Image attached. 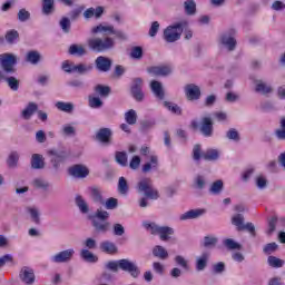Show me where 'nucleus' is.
<instances>
[{
	"mask_svg": "<svg viewBox=\"0 0 285 285\" xmlns=\"http://www.w3.org/2000/svg\"><path fill=\"white\" fill-rule=\"evenodd\" d=\"M195 186L198 190H204V188H206V177L198 175L195 178Z\"/></svg>",
	"mask_w": 285,
	"mask_h": 285,
	"instance_id": "64",
	"label": "nucleus"
},
{
	"mask_svg": "<svg viewBox=\"0 0 285 285\" xmlns=\"http://www.w3.org/2000/svg\"><path fill=\"white\" fill-rule=\"evenodd\" d=\"M158 235L161 242H168V239H170V235H175V229L169 226H160Z\"/></svg>",
	"mask_w": 285,
	"mask_h": 285,
	"instance_id": "31",
	"label": "nucleus"
},
{
	"mask_svg": "<svg viewBox=\"0 0 285 285\" xmlns=\"http://www.w3.org/2000/svg\"><path fill=\"white\" fill-rule=\"evenodd\" d=\"M185 28H188V20H180L171 26H168L164 30L163 35L165 41L167 43H175V41H179Z\"/></svg>",
	"mask_w": 285,
	"mask_h": 285,
	"instance_id": "3",
	"label": "nucleus"
},
{
	"mask_svg": "<svg viewBox=\"0 0 285 285\" xmlns=\"http://www.w3.org/2000/svg\"><path fill=\"white\" fill-rule=\"evenodd\" d=\"M232 224L236 226L237 230H248L253 237H255V225L253 223H246L244 225V215L237 214L232 218Z\"/></svg>",
	"mask_w": 285,
	"mask_h": 285,
	"instance_id": "9",
	"label": "nucleus"
},
{
	"mask_svg": "<svg viewBox=\"0 0 285 285\" xmlns=\"http://www.w3.org/2000/svg\"><path fill=\"white\" fill-rule=\"evenodd\" d=\"M223 191H224V180L222 179L215 180L209 187L210 195H222Z\"/></svg>",
	"mask_w": 285,
	"mask_h": 285,
	"instance_id": "36",
	"label": "nucleus"
},
{
	"mask_svg": "<svg viewBox=\"0 0 285 285\" xmlns=\"http://www.w3.org/2000/svg\"><path fill=\"white\" fill-rule=\"evenodd\" d=\"M80 257L83 259V262H88L89 264H96V262L99 261V258L89 249H81Z\"/></svg>",
	"mask_w": 285,
	"mask_h": 285,
	"instance_id": "38",
	"label": "nucleus"
},
{
	"mask_svg": "<svg viewBox=\"0 0 285 285\" xmlns=\"http://www.w3.org/2000/svg\"><path fill=\"white\" fill-rule=\"evenodd\" d=\"M68 173L71 177L77 179H86L90 175V170L85 165H73L68 169Z\"/></svg>",
	"mask_w": 285,
	"mask_h": 285,
	"instance_id": "12",
	"label": "nucleus"
},
{
	"mask_svg": "<svg viewBox=\"0 0 285 285\" xmlns=\"http://www.w3.org/2000/svg\"><path fill=\"white\" fill-rule=\"evenodd\" d=\"M104 204L107 210H115L117 206H119V200L117 198L110 197L107 200H105Z\"/></svg>",
	"mask_w": 285,
	"mask_h": 285,
	"instance_id": "55",
	"label": "nucleus"
},
{
	"mask_svg": "<svg viewBox=\"0 0 285 285\" xmlns=\"http://www.w3.org/2000/svg\"><path fill=\"white\" fill-rule=\"evenodd\" d=\"M142 226L146 228V230H148V233H150V235H159V229L161 228V226L157 225L156 223L148 222L142 223Z\"/></svg>",
	"mask_w": 285,
	"mask_h": 285,
	"instance_id": "48",
	"label": "nucleus"
},
{
	"mask_svg": "<svg viewBox=\"0 0 285 285\" xmlns=\"http://www.w3.org/2000/svg\"><path fill=\"white\" fill-rule=\"evenodd\" d=\"M185 95L188 101H197L202 98V89L195 83L185 87Z\"/></svg>",
	"mask_w": 285,
	"mask_h": 285,
	"instance_id": "13",
	"label": "nucleus"
},
{
	"mask_svg": "<svg viewBox=\"0 0 285 285\" xmlns=\"http://www.w3.org/2000/svg\"><path fill=\"white\" fill-rule=\"evenodd\" d=\"M72 257H75V248H68L61 252H58L53 256H51L52 264H68L72 262Z\"/></svg>",
	"mask_w": 285,
	"mask_h": 285,
	"instance_id": "8",
	"label": "nucleus"
},
{
	"mask_svg": "<svg viewBox=\"0 0 285 285\" xmlns=\"http://www.w3.org/2000/svg\"><path fill=\"white\" fill-rule=\"evenodd\" d=\"M96 139L106 146H110L112 139V130L110 128H101L96 134Z\"/></svg>",
	"mask_w": 285,
	"mask_h": 285,
	"instance_id": "16",
	"label": "nucleus"
},
{
	"mask_svg": "<svg viewBox=\"0 0 285 285\" xmlns=\"http://www.w3.org/2000/svg\"><path fill=\"white\" fill-rule=\"evenodd\" d=\"M236 31L235 29H229L223 32L218 38V43L228 52H233L237 48V39H235Z\"/></svg>",
	"mask_w": 285,
	"mask_h": 285,
	"instance_id": "5",
	"label": "nucleus"
},
{
	"mask_svg": "<svg viewBox=\"0 0 285 285\" xmlns=\"http://www.w3.org/2000/svg\"><path fill=\"white\" fill-rule=\"evenodd\" d=\"M150 86L155 97H157V99L164 100L165 94H164V87L161 86V82L154 80L151 81Z\"/></svg>",
	"mask_w": 285,
	"mask_h": 285,
	"instance_id": "32",
	"label": "nucleus"
},
{
	"mask_svg": "<svg viewBox=\"0 0 285 285\" xmlns=\"http://www.w3.org/2000/svg\"><path fill=\"white\" fill-rule=\"evenodd\" d=\"M99 248L101 253H106V255H117L119 253V247L111 240L101 242Z\"/></svg>",
	"mask_w": 285,
	"mask_h": 285,
	"instance_id": "18",
	"label": "nucleus"
},
{
	"mask_svg": "<svg viewBox=\"0 0 285 285\" xmlns=\"http://www.w3.org/2000/svg\"><path fill=\"white\" fill-rule=\"evenodd\" d=\"M130 57L131 59H141L144 57V49L141 47H132Z\"/></svg>",
	"mask_w": 285,
	"mask_h": 285,
	"instance_id": "61",
	"label": "nucleus"
},
{
	"mask_svg": "<svg viewBox=\"0 0 285 285\" xmlns=\"http://www.w3.org/2000/svg\"><path fill=\"white\" fill-rule=\"evenodd\" d=\"M17 39H19V31L17 30H9L6 33V41L9 43H16Z\"/></svg>",
	"mask_w": 285,
	"mask_h": 285,
	"instance_id": "57",
	"label": "nucleus"
},
{
	"mask_svg": "<svg viewBox=\"0 0 285 285\" xmlns=\"http://www.w3.org/2000/svg\"><path fill=\"white\" fill-rule=\"evenodd\" d=\"M26 213H28L33 224H37V225L41 224V210H39L37 206L26 207Z\"/></svg>",
	"mask_w": 285,
	"mask_h": 285,
	"instance_id": "23",
	"label": "nucleus"
},
{
	"mask_svg": "<svg viewBox=\"0 0 285 285\" xmlns=\"http://www.w3.org/2000/svg\"><path fill=\"white\" fill-rule=\"evenodd\" d=\"M60 134L62 137H75V135H77V129L72 125L66 124L62 125Z\"/></svg>",
	"mask_w": 285,
	"mask_h": 285,
	"instance_id": "41",
	"label": "nucleus"
},
{
	"mask_svg": "<svg viewBox=\"0 0 285 285\" xmlns=\"http://www.w3.org/2000/svg\"><path fill=\"white\" fill-rule=\"evenodd\" d=\"M267 264L272 268H282L284 266V264H285V261L281 259V258H278L276 256H268Z\"/></svg>",
	"mask_w": 285,
	"mask_h": 285,
	"instance_id": "46",
	"label": "nucleus"
},
{
	"mask_svg": "<svg viewBox=\"0 0 285 285\" xmlns=\"http://www.w3.org/2000/svg\"><path fill=\"white\" fill-rule=\"evenodd\" d=\"M59 26H60L62 32H65V35H68L70 32V28H72V23L70 22V18L62 17L59 21Z\"/></svg>",
	"mask_w": 285,
	"mask_h": 285,
	"instance_id": "49",
	"label": "nucleus"
},
{
	"mask_svg": "<svg viewBox=\"0 0 285 285\" xmlns=\"http://www.w3.org/2000/svg\"><path fill=\"white\" fill-rule=\"evenodd\" d=\"M101 14H104V7L89 8L83 12L85 19H92V17L100 19Z\"/></svg>",
	"mask_w": 285,
	"mask_h": 285,
	"instance_id": "30",
	"label": "nucleus"
},
{
	"mask_svg": "<svg viewBox=\"0 0 285 285\" xmlns=\"http://www.w3.org/2000/svg\"><path fill=\"white\" fill-rule=\"evenodd\" d=\"M118 191L120 195H127L128 194V180L124 176H121L118 180Z\"/></svg>",
	"mask_w": 285,
	"mask_h": 285,
	"instance_id": "54",
	"label": "nucleus"
},
{
	"mask_svg": "<svg viewBox=\"0 0 285 285\" xmlns=\"http://www.w3.org/2000/svg\"><path fill=\"white\" fill-rule=\"evenodd\" d=\"M200 132L204 137H213V119L205 117L200 124Z\"/></svg>",
	"mask_w": 285,
	"mask_h": 285,
	"instance_id": "21",
	"label": "nucleus"
},
{
	"mask_svg": "<svg viewBox=\"0 0 285 285\" xmlns=\"http://www.w3.org/2000/svg\"><path fill=\"white\" fill-rule=\"evenodd\" d=\"M256 92H261V95H271V92H273V87L268 86L264 81L258 80L256 82Z\"/></svg>",
	"mask_w": 285,
	"mask_h": 285,
	"instance_id": "43",
	"label": "nucleus"
},
{
	"mask_svg": "<svg viewBox=\"0 0 285 285\" xmlns=\"http://www.w3.org/2000/svg\"><path fill=\"white\" fill-rule=\"evenodd\" d=\"M90 70H92L91 65H85V63L73 65V72H78V75H86V72H90Z\"/></svg>",
	"mask_w": 285,
	"mask_h": 285,
	"instance_id": "50",
	"label": "nucleus"
},
{
	"mask_svg": "<svg viewBox=\"0 0 285 285\" xmlns=\"http://www.w3.org/2000/svg\"><path fill=\"white\" fill-rule=\"evenodd\" d=\"M223 244L227 250H242V245L235 242V239L226 238L223 240Z\"/></svg>",
	"mask_w": 285,
	"mask_h": 285,
	"instance_id": "44",
	"label": "nucleus"
},
{
	"mask_svg": "<svg viewBox=\"0 0 285 285\" xmlns=\"http://www.w3.org/2000/svg\"><path fill=\"white\" fill-rule=\"evenodd\" d=\"M55 107L57 110H60V112H67L68 115L75 111V104L72 102L58 101L56 102Z\"/></svg>",
	"mask_w": 285,
	"mask_h": 285,
	"instance_id": "33",
	"label": "nucleus"
},
{
	"mask_svg": "<svg viewBox=\"0 0 285 285\" xmlns=\"http://www.w3.org/2000/svg\"><path fill=\"white\" fill-rule=\"evenodd\" d=\"M89 219H91V224L97 233H108V228H110V223H108L110 213L98 208L95 215L89 216Z\"/></svg>",
	"mask_w": 285,
	"mask_h": 285,
	"instance_id": "4",
	"label": "nucleus"
},
{
	"mask_svg": "<svg viewBox=\"0 0 285 285\" xmlns=\"http://www.w3.org/2000/svg\"><path fill=\"white\" fill-rule=\"evenodd\" d=\"M39 109V106L35 102H29L28 106L22 110L21 117L22 119H26L27 121L31 119L32 115L37 112Z\"/></svg>",
	"mask_w": 285,
	"mask_h": 285,
	"instance_id": "26",
	"label": "nucleus"
},
{
	"mask_svg": "<svg viewBox=\"0 0 285 285\" xmlns=\"http://www.w3.org/2000/svg\"><path fill=\"white\" fill-rule=\"evenodd\" d=\"M69 55H72L73 57H86L88 50H86L83 45H71L69 47Z\"/></svg>",
	"mask_w": 285,
	"mask_h": 285,
	"instance_id": "28",
	"label": "nucleus"
},
{
	"mask_svg": "<svg viewBox=\"0 0 285 285\" xmlns=\"http://www.w3.org/2000/svg\"><path fill=\"white\" fill-rule=\"evenodd\" d=\"M159 168V157L151 155L149 161L142 166V173H150V170H157Z\"/></svg>",
	"mask_w": 285,
	"mask_h": 285,
	"instance_id": "25",
	"label": "nucleus"
},
{
	"mask_svg": "<svg viewBox=\"0 0 285 285\" xmlns=\"http://www.w3.org/2000/svg\"><path fill=\"white\" fill-rule=\"evenodd\" d=\"M164 106L165 108H167V110H170V112H174V115H181V107L168 101H165Z\"/></svg>",
	"mask_w": 285,
	"mask_h": 285,
	"instance_id": "59",
	"label": "nucleus"
},
{
	"mask_svg": "<svg viewBox=\"0 0 285 285\" xmlns=\"http://www.w3.org/2000/svg\"><path fill=\"white\" fill-rule=\"evenodd\" d=\"M75 204L82 215H88V213H90V207L88 206V203L86 202L83 196L76 195Z\"/></svg>",
	"mask_w": 285,
	"mask_h": 285,
	"instance_id": "24",
	"label": "nucleus"
},
{
	"mask_svg": "<svg viewBox=\"0 0 285 285\" xmlns=\"http://www.w3.org/2000/svg\"><path fill=\"white\" fill-rule=\"evenodd\" d=\"M115 159L119 166H128V154L126 151H116Z\"/></svg>",
	"mask_w": 285,
	"mask_h": 285,
	"instance_id": "47",
	"label": "nucleus"
},
{
	"mask_svg": "<svg viewBox=\"0 0 285 285\" xmlns=\"http://www.w3.org/2000/svg\"><path fill=\"white\" fill-rule=\"evenodd\" d=\"M275 136L277 139L285 141V118L281 119V128L276 129Z\"/></svg>",
	"mask_w": 285,
	"mask_h": 285,
	"instance_id": "60",
	"label": "nucleus"
},
{
	"mask_svg": "<svg viewBox=\"0 0 285 285\" xmlns=\"http://www.w3.org/2000/svg\"><path fill=\"white\" fill-rule=\"evenodd\" d=\"M153 255L154 257H157L158 259H168V250L164 248L161 245H156L153 248Z\"/></svg>",
	"mask_w": 285,
	"mask_h": 285,
	"instance_id": "37",
	"label": "nucleus"
},
{
	"mask_svg": "<svg viewBox=\"0 0 285 285\" xmlns=\"http://www.w3.org/2000/svg\"><path fill=\"white\" fill-rule=\"evenodd\" d=\"M0 81H6L10 90L17 92L19 90L20 81L16 77L8 76V73L0 71Z\"/></svg>",
	"mask_w": 285,
	"mask_h": 285,
	"instance_id": "17",
	"label": "nucleus"
},
{
	"mask_svg": "<svg viewBox=\"0 0 285 285\" xmlns=\"http://www.w3.org/2000/svg\"><path fill=\"white\" fill-rule=\"evenodd\" d=\"M95 63L99 72H110V68H112V60L104 56H99Z\"/></svg>",
	"mask_w": 285,
	"mask_h": 285,
	"instance_id": "15",
	"label": "nucleus"
},
{
	"mask_svg": "<svg viewBox=\"0 0 285 285\" xmlns=\"http://www.w3.org/2000/svg\"><path fill=\"white\" fill-rule=\"evenodd\" d=\"M277 248H279V246L277 245V243H268L264 246L263 248V253L265 255H273V253H275L277 250Z\"/></svg>",
	"mask_w": 285,
	"mask_h": 285,
	"instance_id": "58",
	"label": "nucleus"
},
{
	"mask_svg": "<svg viewBox=\"0 0 285 285\" xmlns=\"http://www.w3.org/2000/svg\"><path fill=\"white\" fill-rule=\"evenodd\" d=\"M112 234L116 237H122V235H126V228L124 227V225L116 223L112 226Z\"/></svg>",
	"mask_w": 285,
	"mask_h": 285,
	"instance_id": "56",
	"label": "nucleus"
},
{
	"mask_svg": "<svg viewBox=\"0 0 285 285\" xmlns=\"http://www.w3.org/2000/svg\"><path fill=\"white\" fill-rule=\"evenodd\" d=\"M20 282L26 285L35 284V269L32 267L23 266L19 273Z\"/></svg>",
	"mask_w": 285,
	"mask_h": 285,
	"instance_id": "11",
	"label": "nucleus"
},
{
	"mask_svg": "<svg viewBox=\"0 0 285 285\" xmlns=\"http://www.w3.org/2000/svg\"><path fill=\"white\" fill-rule=\"evenodd\" d=\"M90 195L95 204H105L104 196L99 187H90Z\"/></svg>",
	"mask_w": 285,
	"mask_h": 285,
	"instance_id": "35",
	"label": "nucleus"
},
{
	"mask_svg": "<svg viewBox=\"0 0 285 285\" xmlns=\"http://www.w3.org/2000/svg\"><path fill=\"white\" fill-rule=\"evenodd\" d=\"M104 106V101H101L100 97L89 96V107L90 108H101Z\"/></svg>",
	"mask_w": 285,
	"mask_h": 285,
	"instance_id": "62",
	"label": "nucleus"
},
{
	"mask_svg": "<svg viewBox=\"0 0 285 285\" xmlns=\"http://www.w3.org/2000/svg\"><path fill=\"white\" fill-rule=\"evenodd\" d=\"M26 61L32 66H37L41 61V53L37 50H31L26 55Z\"/></svg>",
	"mask_w": 285,
	"mask_h": 285,
	"instance_id": "34",
	"label": "nucleus"
},
{
	"mask_svg": "<svg viewBox=\"0 0 285 285\" xmlns=\"http://www.w3.org/2000/svg\"><path fill=\"white\" fill-rule=\"evenodd\" d=\"M17 164H19V153L12 151L7 159V165L9 168H17Z\"/></svg>",
	"mask_w": 285,
	"mask_h": 285,
	"instance_id": "51",
	"label": "nucleus"
},
{
	"mask_svg": "<svg viewBox=\"0 0 285 285\" xmlns=\"http://www.w3.org/2000/svg\"><path fill=\"white\" fill-rule=\"evenodd\" d=\"M30 164L33 170H43V168H46V161L43 160V155L41 154H33L31 156Z\"/></svg>",
	"mask_w": 285,
	"mask_h": 285,
	"instance_id": "22",
	"label": "nucleus"
},
{
	"mask_svg": "<svg viewBox=\"0 0 285 285\" xmlns=\"http://www.w3.org/2000/svg\"><path fill=\"white\" fill-rule=\"evenodd\" d=\"M55 12V0H42V14L48 17Z\"/></svg>",
	"mask_w": 285,
	"mask_h": 285,
	"instance_id": "40",
	"label": "nucleus"
},
{
	"mask_svg": "<svg viewBox=\"0 0 285 285\" xmlns=\"http://www.w3.org/2000/svg\"><path fill=\"white\" fill-rule=\"evenodd\" d=\"M183 6L187 17H194V14H197V2H195V0H185Z\"/></svg>",
	"mask_w": 285,
	"mask_h": 285,
	"instance_id": "29",
	"label": "nucleus"
},
{
	"mask_svg": "<svg viewBox=\"0 0 285 285\" xmlns=\"http://www.w3.org/2000/svg\"><path fill=\"white\" fill-rule=\"evenodd\" d=\"M32 186L39 190H48V188H50V183L43 178H35L32 180Z\"/></svg>",
	"mask_w": 285,
	"mask_h": 285,
	"instance_id": "42",
	"label": "nucleus"
},
{
	"mask_svg": "<svg viewBox=\"0 0 285 285\" xmlns=\"http://www.w3.org/2000/svg\"><path fill=\"white\" fill-rule=\"evenodd\" d=\"M226 137L227 139H229L230 141H239V131H237V129L235 128H230L227 132H226Z\"/></svg>",
	"mask_w": 285,
	"mask_h": 285,
	"instance_id": "63",
	"label": "nucleus"
},
{
	"mask_svg": "<svg viewBox=\"0 0 285 285\" xmlns=\"http://www.w3.org/2000/svg\"><path fill=\"white\" fill-rule=\"evenodd\" d=\"M138 193H144L147 199H159V191L153 186L150 178H144L138 183Z\"/></svg>",
	"mask_w": 285,
	"mask_h": 285,
	"instance_id": "6",
	"label": "nucleus"
},
{
	"mask_svg": "<svg viewBox=\"0 0 285 285\" xmlns=\"http://www.w3.org/2000/svg\"><path fill=\"white\" fill-rule=\"evenodd\" d=\"M125 121L129 126H135L137 124V111L135 109H130L125 112Z\"/></svg>",
	"mask_w": 285,
	"mask_h": 285,
	"instance_id": "45",
	"label": "nucleus"
},
{
	"mask_svg": "<svg viewBox=\"0 0 285 285\" xmlns=\"http://www.w3.org/2000/svg\"><path fill=\"white\" fill-rule=\"evenodd\" d=\"M203 215H206V209H190L179 216L180 222L188 219H199Z\"/></svg>",
	"mask_w": 285,
	"mask_h": 285,
	"instance_id": "19",
	"label": "nucleus"
},
{
	"mask_svg": "<svg viewBox=\"0 0 285 285\" xmlns=\"http://www.w3.org/2000/svg\"><path fill=\"white\" fill-rule=\"evenodd\" d=\"M49 155L51 156V164L56 170L59 168L61 163L66 160V157H68L66 150L61 149H52L49 151Z\"/></svg>",
	"mask_w": 285,
	"mask_h": 285,
	"instance_id": "14",
	"label": "nucleus"
},
{
	"mask_svg": "<svg viewBox=\"0 0 285 285\" xmlns=\"http://www.w3.org/2000/svg\"><path fill=\"white\" fill-rule=\"evenodd\" d=\"M96 95H99V97H108L110 95V87L104 86V85H97L95 87Z\"/></svg>",
	"mask_w": 285,
	"mask_h": 285,
	"instance_id": "52",
	"label": "nucleus"
},
{
	"mask_svg": "<svg viewBox=\"0 0 285 285\" xmlns=\"http://www.w3.org/2000/svg\"><path fill=\"white\" fill-rule=\"evenodd\" d=\"M144 79L134 78L131 83V96L136 101H144Z\"/></svg>",
	"mask_w": 285,
	"mask_h": 285,
	"instance_id": "10",
	"label": "nucleus"
},
{
	"mask_svg": "<svg viewBox=\"0 0 285 285\" xmlns=\"http://www.w3.org/2000/svg\"><path fill=\"white\" fill-rule=\"evenodd\" d=\"M174 262L177 264V266H180L184 271H189L190 266L188 265V261L181 255H177L174 258Z\"/></svg>",
	"mask_w": 285,
	"mask_h": 285,
	"instance_id": "53",
	"label": "nucleus"
},
{
	"mask_svg": "<svg viewBox=\"0 0 285 285\" xmlns=\"http://www.w3.org/2000/svg\"><path fill=\"white\" fill-rule=\"evenodd\" d=\"M0 66L4 75H14V72H17L14 68V66H17V56L12 53L0 55Z\"/></svg>",
	"mask_w": 285,
	"mask_h": 285,
	"instance_id": "7",
	"label": "nucleus"
},
{
	"mask_svg": "<svg viewBox=\"0 0 285 285\" xmlns=\"http://www.w3.org/2000/svg\"><path fill=\"white\" fill-rule=\"evenodd\" d=\"M92 35H99L104 32L105 37H94L87 40V46L91 52H108L115 50L117 42L108 35H115L118 39H126V35L122 31L115 30L112 24H98L91 29Z\"/></svg>",
	"mask_w": 285,
	"mask_h": 285,
	"instance_id": "1",
	"label": "nucleus"
},
{
	"mask_svg": "<svg viewBox=\"0 0 285 285\" xmlns=\"http://www.w3.org/2000/svg\"><path fill=\"white\" fill-rule=\"evenodd\" d=\"M210 257V254L203 253L200 256L196 258V271L202 272L205 271L208 266V259Z\"/></svg>",
	"mask_w": 285,
	"mask_h": 285,
	"instance_id": "27",
	"label": "nucleus"
},
{
	"mask_svg": "<svg viewBox=\"0 0 285 285\" xmlns=\"http://www.w3.org/2000/svg\"><path fill=\"white\" fill-rule=\"evenodd\" d=\"M219 151L217 149H207L204 154H203V159H205V161H217V159H219Z\"/></svg>",
	"mask_w": 285,
	"mask_h": 285,
	"instance_id": "39",
	"label": "nucleus"
},
{
	"mask_svg": "<svg viewBox=\"0 0 285 285\" xmlns=\"http://www.w3.org/2000/svg\"><path fill=\"white\" fill-rule=\"evenodd\" d=\"M148 72L156 77H168V75L173 72V68H170V66L151 67L148 69Z\"/></svg>",
	"mask_w": 285,
	"mask_h": 285,
	"instance_id": "20",
	"label": "nucleus"
},
{
	"mask_svg": "<svg viewBox=\"0 0 285 285\" xmlns=\"http://www.w3.org/2000/svg\"><path fill=\"white\" fill-rule=\"evenodd\" d=\"M105 268H107V271H111V273H119L120 268V271L129 273V275H131L134 279H137V277L141 275V269H139L137 263L128 258H122L119 261H109L108 263L105 264Z\"/></svg>",
	"mask_w": 285,
	"mask_h": 285,
	"instance_id": "2",
	"label": "nucleus"
}]
</instances>
